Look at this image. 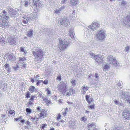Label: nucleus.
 <instances>
[{"label": "nucleus", "instance_id": "nucleus-1", "mask_svg": "<svg viewBox=\"0 0 130 130\" xmlns=\"http://www.w3.org/2000/svg\"><path fill=\"white\" fill-rule=\"evenodd\" d=\"M3 16L0 15V27L2 28H6L9 26V23L8 20L9 17L8 16L7 12L5 10L2 11Z\"/></svg>", "mask_w": 130, "mask_h": 130}, {"label": "nucleus", "instance_id": "nucleus-2", "mask_svg": "<svg viewBox=\"0 0 130 130\" xmlns=\"http://www.w3.org/2000/svg\"><path fill=\"white\" fill-rule=\"evenodd\" d=\"M32 53L34 56V58L36 62L40 60L44 54V53L42 50L38 48H36L35 51H33Z\"/></svg>", "mask_w": 130, "mask_h": 130}, {"label": "nucleus", "instance_id": "nucleus-3", "mask_svg": "<svg viewBox=\"0 0 130 130\" xmlns=\"http://www.w3.org/2000/svg\"><path fill=\"white\" fill-rule=\"evenodd\" d=\"M57 88L60 92L63 94L66 93L68 90L67 84L63 82H61L58 84Z\"/></svg>", "mask_w": 130, "mask_h": 130}, {"label": "nucleus", "instance_id": "nucleus-4", "mask_svg": "<svg viewBox=\"0 0 130 130\" xmlns=\"http://www.w3.org/2000/svg\"><path fill=\"white\" fill-rule=\"evenodd\" d=\"M58 47L62 51L68 46L69 44V40H66V41L62 40L61 39L59 38Z\"/></svg>", "mask_w": 130, "mask_h": 130}, {"label": "nucleus", "instance_id": "nucleus-5", "mask_svg": "<svg viewBox=\"0 0 130 130\" xmlns=\"http://www.w3.org/2000/svg\"><path fill=\"white\" fill-rule=\"evenodd\" d=\"M107 60L108 62L115 67H117L119 66V62L112 55L108 56L107 57Z\"/></svg>", "mask_w": 130, "mask_h": 130}, {"label": "nucleus", "instance_id": "nucleus-6", "mask_svg": "<svg viewBox=\"0 0 130 130\" xmlns=\"http://www.w3.org/2000/svg\"><path fill=\"white\" fill-rule=\"evenodd\" d=\"M6 38L10 45H14L16 44L17 41L14 36L7 35Z\"/></svg>", "mask_w": 130, "mask_h": 130}, {"label": "nucleus", "instance_id": "nucleus-7", "mask_svg": "<svg viewBox=\"0 0 130 130\" xmlns=\"http://www.w3.org/2000/svg\"><path fill=\"white\" fill-rule=\"evenodd\" d=\"M4 60L6 61L12 60H14L15 59V57L14 55H11L9 53H6L4 56Z\"/></svg>", "mask_w": 130, "mask_h": 130}, {"label": "nucleus", "instance_id": "nucleus-8", "mask_svg": "<svg viewBox=\"0 0 130 130\" xmlns=\"http://www.w3.org/2000/svg\"><path fill=\"white\" fill-rule=\"evenodd\" d=\"M123 23L127 26H130V12L127 16L123 19Z\"/></svg>", "mask_w": 130, "mask_h": 130}, {"label": "nucleus", "instance_id": "nucleus-9", "mask_svg": "<svg viewBox=\"0 0 130 130\" xmlns=\"http://www.w3.org/2000/svg\"><path fill=\"white\" fill-rule=\"evenodd\" d=\"M105 34L104 30H101L98 32L96 35L97 37L100 40H102L105 37Z\"/></svg>", "mask_w": 130, "mask_h": 130}, {"label": "nucleus", "instance_id": "nucleus-10", "mask_svg": "<svg viewBox=\"0 0 130 130\" xmlns=\"http://www.w3.org/2000/svg\"><path fill=\"white\" fill-rule=\"evenodd\" d=\"M60 24L63 26H66L69 25V20L67 18H64L60 20Z\"/></svg>", "mask_w": 130, "mask_h": 130}, {"label": "nucleus", "instance_id": "nucleus-11", "mask_svg": "<svg viewBox=\"0 0 130 130\" xmlns=\"http://www.w3.org/2000/svg\"><path fill=\"white\" fill-rule=\"evenodd\" d=\"M123 117L125 120H129L130 119V112L128 110L123 111Z\"/></svg>", "mask_w": 130, "mask_h": 130}, {"label": "nucleus", "instance_id": "nucleus-12", "mask_svg": "<svg viewBox=\"0 0 130 130\" xmlns=\"http://www.w3.org/2000/svg\"><path fill=\"white\" fill-rule=\"evenodd\" d=\"M94 60L96 61V62L98 63V64H101L103 62L102 57L99 55L96 56Z\"/></svg>", "mask_w": 130, "mask_h": 130}, {"label": "nucleus", "instance_id": "nucleus-13", "mask_svg": "<svg viewBox=\"0 0 130 130\" xmlns=\"http://www.w3.org/2000/svg\"><path fill=\"white\" fill-rule=\"evenodd\" d=\"M99 26V23L97 22L93 23L91 25L88 27L92 31L95 30L98 28Z\"/></svg>", "mask_w": 130, "mask_h": 130}, {"label": "nucleus", "instance_id": "nucleus-14", "mask_svg": "<svg viewBox=\"0 0 130 130\" xmlns=\"http://www.w3.org/2000/svg\"><path fill=\"white\" fill-rule=\"evenodd\" d=\"M8 11L9 14L11 17L14 16H15L17 13V11L12 8H9Z\"/></svg>", "mask_w": 130, "mask_h": 130}, {"label": "nucleus", "instance_id": "nucleus-15", "mask_svg": "<svg viewBox=\"0 0 130 130\" xmlns=\"http://www.w3.org/2000/svg\"><path fill=\"white\" fill-rule=\"evenodd\" d=\"M76 92L75 90L72 88H70L68 90V91L66 93V95L69 96L72 95L73 96H75Z\"/></svg>", "mask_w": 130, "mask_h": 130}, {"label": "nucleus", "instance_id": "nucleus-16", "mask_svg": "<svg viewBox=\"0 0 130 130\" xmlns=\"http://www.w3.org/2000/svg\"><path fill=\"white\" fill-rule=\"evenodd\" d=\"M32 1L35 6L39 7L41 5L40 1L39 0H32Z\"/></svg>", "mask_w": 130, "mask_h": 130}, {"label": "nucleus", "instance_id": "nucleus-17", "mask_svg": "<svg viewBox=\"0 0 130 130\" xmlns=\"http://www.w3.org/2000/svg\"><path fill=\"white\" fill-rule=\"evenodd\" d=\"M74 29L72 28H70L69 29V34L70 37L73 39L74 36L75 34H74Z\"/></svg>", "mask_w": 130, "mask_h": 130}, {"label": "nucleus", "instance_id": "nucleus-18", "mask_svg": "<svg viewBox=\"0 0 130 130\" xmlns=\"http://www.w3.org/2000/svg\"><path fill=\"white\" fill-rule=\"evenodd\" d=\"M87 102L89 103L90 104L91 102L93 101V99L92 98H90L89 99V96L88 95H86L85 96Z\"/></svg>", "mask_w": 130, "mask_h": 130}, {"label": "nucleus", "instance_id": "nucleus-19", "mask_svg": "<svg viewBox=\"0 0 130 130\" xmlns=\"http://www.w3.org/2000/svg\"><path fill=\"white\" fill-rule=\"evenodd\" d=\"M6 43L5 39L3 37H0V44L2 46H3Z\"/></svg>", "mask_w": 130, "mask_h": 130}, {"label": "nucleus", "instance_id": "nucleus-20", "mask_svg": "<svg viewBox=\"0 0 130 130\" xmlns=\"http://www.w3.org/2000/svg\"><path fill=\"white\" fill-rule=\"evenodd\" d=\"M124 100L125 101H127L128 102H129L130 104V95L128 93L126 92V96H125V98H124Z\"/></svg>", "mask_w": 130, "mask_h": 130}, {"label": "nucleus", "instance_id": "nucleus-21", "mask_svg": "<svg viewBox=\"0 0 130 130\" xmlns=\"http://www.w3.org/2000/svg\"><path fill=\"white\" fill-rule=\"evenodd\" d=\"M33 30L32 29H29L28 31L27 32V35L30 37H32L33 36Z\"/></svg>", "mask_w": 130, "mask_h": 130}, {"label": "nucleus", "instance_id": "nucleus-22", "mask_svg": "<svg viewBox=\"0 0 130 130\" xmlns=\"http://www.w3.org/2000/svg\"><path fill=\"white\" fill-rule=\"evenodd\" d=\"M96 125L95 123H89L88 124V128L92 129V127L94 128L95 127Z\"/></svg>", "mask_w": 130, "mask_h": 130}, {"label": "nucleus", "instance_id": "nucleus-23", "mask_svg": "<svg viewBox=\"0 0 130 130\" xmlns=\"http://www.w3.org/2000/svg\"><path fill=\"white\" fill-rule=\"evenodd\" d=\"M29 90L30 91L31 93H33L34 91H36V90L35 87L32 86H30V87L29 89Z\"/></svg>", "mask_w": 130, "mask_h": 130}, {"label": "nucleus", "instance_id": "nucleus-24", "mask_svg": "<svg viewBox=\"0 0 130 130\" xmlns=\"http://www.w3.org/2000/svg\"><path fill=\"white\" fill-rule=\"evenodd\" d=\"M31 17L32 19H35L38 17V15L36 13L33 12L31 14Z\"/></svg>", "mask_w": 130, "mask_h": 130}, {"label": "nucleus", "instance_id": "nucleus-25", "mask_svg": "<svg viewBox=\"0 0 130 130\" xmlns=\"http://www.w3.org/2000/svg\"><path fill=\"white\" fill-rule=\"evenodd\" d=\"M77 0H70V4L72 6H74L77 3Z\"/></svg>", "mask_w": 130, "mask_h": 130}, {"label": "nucleus", "instance_id": "nucleus-26", "mask_svg": "<svg viewBox=\"0 0 130 130\" xmlns=\"http://www.w3.org/2000/svg\"><path fill=\"white\" fill-rule=\"evenodd\" d=\"M125 92L123 90H121L120 91V96L122 99L123 97Z\"/></svg>", "mask_w": 130, "mask_h": 130}, {"label": "nucleus", "instance_id": "nucleus-27", "mask_svg": "<svg viewBox=\"0 0 130 130\" xmlns=\"http://www.w3.org/2000/svg\"><path fill=\"white\" fill-rule=\"evenodd\" d=\"M36 82H37L36 84L37 86H38L40 85L41 83H43V80H36Z\"/></svg>", "mask_w": 130, "mask_h": 130}, {"label": "nucleus", "instance_id": "nucleus-28", "mask_svg": "<svg viewBox=\"0 0 130 130\" xmlns=\"http://www.w3.org/2000/svg\"><path fill=\"white\" fill-rule=\"evenodd\" d=\"M94 77L98 80L100 79L99 75L97 73H95Z\"/></svg>", "mask_w": 130, "mask_h": 130}, {"label": "nucleus", "instance_id": "nucleus-29", "mask_svg": "<svg viewBox=\"0 0 130 130\" xmlns=\"http://www.w3.org/2000/svg\"><path fill=\"white\" fill-rule=\"evenodd\" d=\"M45 112V110H42L41 112L40 113V115L42 117H43L44 116H45L46 115H44V113Z\"/></svg>", "mask_w": 130, "mask_h": 130}, {"label": "nucleus", "instance_id": "nucleus-30", "mask_svg": "<svg viewBox=\"0 0 130 130\" xmlns=\"http://www.w3.org/2000/svg\"><path fill=\"white\" fill-rule=\"evenodd\" d=\"M26 112L27 113H31V109L29 108H27L26 109Z\"/></svg>", "mask_w": 130, "mask_h": 130}, {"label": "nucleus", "instance_id": "nucleus-31", "mask_svg": "<svg viewBox=\"0 0 130 130\" xmlns=\"http://www.w3.org/2000/svg\"><path fill=\"white\" fill-rule=\"evenodd\" d=\"M5 82L4 81H1L0 82V86L2 87H4V84H5Z\"/></svg>", "mask_w": 130, "mask_h": 130}, {"label": "nucleus", "instance_id": "nucleus-32", "mask_svg": "<svg viewBox=\"0 0 130 130\" xmlns=\"http://www.w3.org/2000/svg\"><path fill=\"white\" fill-rule=\"evenodd\" d=\"M121 4L122 6L124 7L127 4L126 1H122L121 3Z\"/></svg>", "mask_w": 130, "mask_h": 130}, {"label": "nucleus", "instance_id": "nucleus-33", "mask_svg": "<svg viewBox=\"0 0 130 130\" xmlns=\"http://www.w3.org/2000/svg\"><path fill=\"white\" fill-rule=\"evenodd\" d=\"M114 102L115 103V104L116 105H120L122 106V104L120 103V102L116 100L115 101H114Z\"/></svg>", "mask_w": 130, "mask_h": 130}, {"label": "nucleus", "instance_id": "nucleus-34", "mask_svg": "<svg viewBox=\"0 0 130 130\" xmlns=\"http://www.w3.org/2000/svg\"><path fill=\"white\" fill-rule=\"evenodd\" d=\"M22 119V116H20L18 118H16L14 120L15 121H19L21 120Z\"/></svg>", "mask_w": 130, "mask_h": 130}, {"label": "nucleus", "instance_id": "nucleus-35", "mask_svg": "<svg viewBox=\"0 0 130 130\" xmlns=\"http://www.w3.org/2000/svg\"><path fill=\"white\" fill-rule=\"evenodd\" d=\"M22 22L23 23L25 24H26L28 22L27 19L26 18H24V19L22 20Z\"/></svg>", "mask_w": 130, "mask_h": 130}, {"label": "nucleus", "instance_id": "nucleus-36", "mask_svg": "<svg viewBox=\"0 0 130 130\" xmlns=\"http://www.w3.org/2000/svg\"><path fill=\"white\" fill-rule=\"evenodd\" d=\"M25 96L28 99L29 98L30 96V92L29 91H28L27 92V93L26 94Z\"/></svg>", "mask_w": 130, "mask_h": 130}, {"label": "nucleus", "instance_id": "nucleus-37", "mask_svg": "<svg viewBox=\"0 0 130 130\" xmlns=\"http://www.w3.org/2000/svg\"><path fill=\"white\" fill-rule=\"evenodd\" d=\"M88 108L90 109H93L94 108V106L93 105H92L88 106Z\"/></svg>", "mask_w": 130, "mask_h": 130}, {"label": "nucleus", "instance_id": "nucleus-38", "mask_svg": "<svg viewBox=\"0 0 130 130\" xmlns=\"http://www.w3.org/2000/svg\"><path fill=\"white\" fill-rule=\"evenodd\" d=\"M41 125H42L41 128L42 129H44V128L45 127V126H47L46 124H42Z\"/></svg>", "mask_w": 130, "mask_h": 130}, {"label": "nucleus", "instance_id": "nucleus-39", "mask_svg": "<svg viewBox=\"0 0 130 130\" xmlns=\"http://www.w3.org/2000/svg\"><path fill=\"white\" fill-rule=\"evenodd\" d=\"M14 111L13 110H10L9 111V114H10V116L13 114Z\"/></svg>", "mask_w": 130, "mask_h": 130}, {"label": "nucleus", "instance_id": "nucleus-40", "mask_svg": "<svg viewBox=\"0 0 130 130\" xmlns=\"http://www.w3.org/2000/svg\"><path fill=\"white\" fill-rule=\"evenodd\" d=\"M81 120L85 122L87 120V119L86 118H85L84 117H82L81 118Z\"/></svg>", "mask_w": 130, "mask_h": 130}, {"label": "nucleus", "instance_id": "nucleus-41", "mask_svg": "<svg viewBox=\"0 0 130 130\" xmlns=\"http://www.w3.org/2000/svg\"><path fill=\"white\" fill-rule=\"evenodd\" d=\"M27 19V21H32V18H31V17H26V18Z\"/></svg>", "mask_w": 130, "mask_h": 130}, {"label": "nucleus", "instance_id": "nucleus-42", "mask_svg": "<svg viewBox=\"0 0 130 130\" xmlns=\"http://www.w3.org/2000/svg\"><path fill=\"white\" fill-rule=\"evenodd\" d=\"M90 55L91 56V57L93 58L94 59H95V56H97V55H95L93 53H91Z\"/></svg>", "mask_w": 130, "mask_h": 130}, {"label": "nucleus", "instance_id": "nucleus-43", "mask_svg": "<svg viewBox=\"0 0 130 130\" xmlns=\"http://www.w3.org/2000/svg\"><path fill=\"white\" fill-rule=\"evenodd\" d=\"M117 85L120 88H121V86H122L123 84V83H117Z\"/></svg>", "mask_w": 130, "mask_h": 130}, {"label": "nucleus", "instance_id": "nucleus-44", "mask_svg": "<svg viewBox=\"0 0 130 130\" xmlns=\"http://www.w3.org/2000/svg\"><path fill=\"white\" fill-rule=\"evenodd\" d=\"M109 67L108 65L106 64L104 66L103 68L105 69H108Z\"/></svg>", "mask_w": 130, "mask_h": 130}, {"label": "nucleus", "instance_id": "nucleus-45", "mask_svg": "<svg viewBox=\"0 0 130 130\" xmlns=\"http://www.w3.org/2000/svg\"><path fill=\"white\" fill-rule=\"evenodd\" d=\"M7 73H9L11 71V69L9 68H8L7 69Z\"/></svg>", "mask_w": 130, "mask_h": 130}, {"label": "nucleus", "instance_id": "nucleus-46", "mask_svg": "<svg viewBox=\"0 0 130 130\" xmlns=\"http://www.w3.org/2000/svg\"><path fill=\"white\" fill-rule=\"evenodd\" d=\"M75 81L74 80H73L71 81V83L73 86L75 85Z\"/></svg>", "mask_w": 130, "mask_h": 130}, {"label": "nucleus", "instance_id": "nucleus-47", "mask_svg": "<svg viewBox=\"0 0 130 130\" xmlns=\"http://www.w3.org/2000/svg\"><path fill=\"white\" fill-rule=\"evenodd\" d=\"M129 49V46H128L127 47L125 48V51L126 52H127L128 51Z\"/></svg>", "mask_w": 130, "mask_h": 130}, {"label": "nucleus", "instance_id": "nucleus-48", "mask_svg": "<svg viewBox=\"0 0 130 130\" xmlns=\"http://www.w3.org/2000/svg\"><path fill=\"white\" fill-rule=\"evenodd\" d=\"M49 30V31H50H50H49L50 32L49 34L50 35H53L54 32V31L53 30H52L51 29H50Z\"/></svg>", "mask_w": 130, "mask_h": 130}, {"label": "nucleus", "instance_id": "nucleus-49", "mask_svg": "<svg viewBox=\"0 0 130 130\" xmlns=\"http://www.w3.org/2000/svg\"><path fill=\"white\" fill-rule=\"evenodd\" d=\"M32 102H31V101H30L29 102H28V105H27V107H29V105H32Z\"/></svg>", "mask_w": 130, "mask_h": 130}, {"label": "nucleus", "instance_id": "nucleus-50", "mask_svg": "<svg viewBox=\"0 0 130 130\" xmlns=\"http://www.w3.org/2000/svg\"><path fill=\"white\" fill-rule=\"evenodd\" d=\"M43 83L45 85H47L48 83V81L47 80L45 79L44 81H43Z\"/></svg>", "mask_w": 130, "mask_h": 130}, {"label": "nucleus", "instance_id": "nucleus-51", "mask_svg": "<svg viewBox=\"0 0 130 130\" xmlns=\"http://www.w3.org/2000/svg\"><path fill=\"white\" fill-rule=\"evenodd\" d=\"M35 95H32L31 96L30 100L31 101H32L35 98Z\"/></svg>", "mask_w": 130, "mask_h": 130}, {"label": "nucleus", "instance_id": "nucleus-52", "mask_svg": "<svg viewBox=\"0 0 130 130\" xmlns=\"http://www.w3.org/2000/svg\"><path fill=\"white\" fill-rule=\"evenodd\" d=\"M39 96L41 98L43 99L44 98V96L42 94H41L40 93H39Z\"/></svg>", "mask_w": 130, "mask_h": 130}, {"label": "nucleus", "instance_id": "nucleus-53", "mask_svg": "<svg viewBox=\"0 0 130 130\" xmlns=\"http://www.w3.org/2000/svg\"><path fill=\"white\" fill-rule=\"evenodd\" d=\"M82 88L83 90H86L87 91L88 89L87 86H86V87L85 86H84L82 87Z\"/></svg>", "mask_w": 130, "mask_h": 130}, {"label": "nucleus", "instance_id": "nucleus-54", "mask_svg": "<svg viewBox=\"0 0 130 130\" xmlns=\"http://www.w3.org/2000/svg\"><path fill=\"white\" fill-rule=\"evenodd\" d=\"M60 11L59 9L58 10H56L55 11V13H59L60 12Z\"/></svg>", "mask_w": 130, "mask_h": 130}, {"label": "nucleus", "instance_id": "nucleus-55", "mask_svg": "<svg viewBox=\"0 0 130 130\" xmlns=\"http://www.w3.org/2000/svg\"><path fill=\"white\" fill-rule=\"evenodd\" d=\"M61 117V115L59 114L58 115V116H57V118H56V119H60Z\"/></svg>", "mask_w": 130, "mask_h": 130}, {"label": "nucleus", "instance_id": "nucleus-56", "mask_svg": "<svg viewBox=\"0 0 130 130\" xmlns=\"http://www.w3.org/2000/svg\"><path fill=\"white\" fill-rule=\"evenodd\" d=\"M65 8V7L64 6H62L61 7L59 8V10H60V11H61L63 9H64Z\"/></svg>", "mask_w": 130, "mask_h": 130}, {"label": "nucleus", "instance_id": "nucleus-57", "mask_svg": "<svg viewBox=\"0 0 130 130\" xmlns=\"http://www.w3.org/2000/svg\"><path fill=\"white\" fill-rule=\"evenodd\" d=\"M67 0H62L61 2V4H63L65 3L66 2Z\"/></svg>", "mask_w": 130, "mask_h": 130}, {"label": "nucleus", "instance_id": "nucleus-58", "mask_svg": "<svg viewBox=\"0 0 130 130\" xmlns=\"http://www.w3.org/2000/svg\"><path fill=\"white\" fill-rule=\"evenodd\" d=\"M43 100L45 101L46 103H47V101H48V99H47L46 98H43Z\"/></svg>", "mask_w": 130, "mask_h": 130}, {"label": "nucleus", "instance_id": "nucleus-59", "mask_svg": "<svg viewBox=\"0 0 130 130\" xmlns=\"http://www.w3.org/2000/svg\"><path fill=\"white\" fill-rule=\"evenodd\" d=\"M5 68H8L9 67V64L8 63H6L5 65Z\"/></svg>", "mask_w": 130, "mask_h": 130}, {"label": "nucleus", "instance_id": "nucleus-60", "mask_svg": "<svg viewBox=\"0 0 130 130\" xmlns=\"http://www.w3.org/2000/svg\"><path fill=\"white\" fill-rule=\"evenodd\" d=\"M21 51L22 52H23L24 51V48L23 47H21L20 48Z\"/></svg>", "mask_w": 130, "mask_h": 130}, {"label": "nucleus", "instance_id": "nucleus-61", "mask_svg": "<svg viewBox=\"0 0 130 130\" xmlns=\"http://www.w3.org/2000/svg\"><path fill=\"white\" fill-rule=\"evenodd\" d=\"M28 1H27L24 4V5L26 7L27 6H28Z\"/></svg>", "mask_w": 130, "mask_h": 130}, {"label": "nucleus", "instance_id": "nucleus-62", "mask_svg": "<svg viewBox=\"0 0 130 130\" xmlns=\"http://www.w3.org/2000/svg\"><path fill=\"white\" fill-rule=\"evenodd\" d=\"M37 110H36V111H40V107L39 106L37 108Z\"/></svg>", "mask_w": 130, "mask_h": 130}, {"label": "nucleus", "instance_id": "nucleus-63", "mask_svg": "<svg viewBox=\"0 0 130 130\" xmlns=\"http://www.w3.org/2000/svg\"><path fill=\"white\" fill-rule=\"evenodd\" d=\"M57 80H61V78L60 76H58L57 77Z\"/></svg>", "mask_w": 130, "mask_h": 130}, {"label": "nucleus", "instance_id": "nucleus-64", "mask_svg": "<svg viewBox=\"0 0 130 130\" xmlns=\"http://www.w3.org/2000/svg\"><path fill=\"white\" fill-rule=\"evenodd\" d=\"M18 68H19V66H18V65H17V66L16 67H14V69L15 70H16Z\"/></svg>", "mask_w": 130, "mask_h": 130}]
</instances>
